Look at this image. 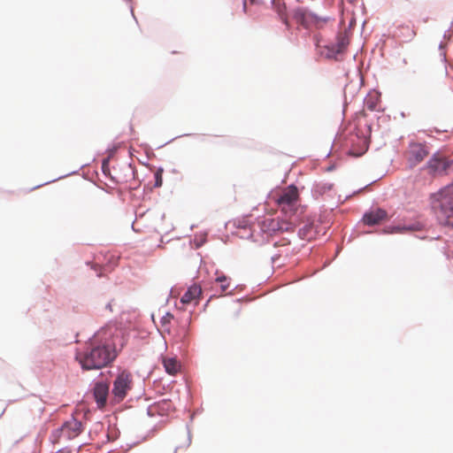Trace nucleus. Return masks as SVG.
I'll use <instances>...</instances> for the list:
<instances>
[{"label":"nucleus","instance_id":"nucleus-44","mask_svg":"<svg viewBox=\"0 0 453 453\" xmlns=\"http://www.w3.org/2000/svg\"><path fill=\"white\" fill-rule=\"evenodd\" d=\"M356 25V20L353 19H350L349 22V26H348V28H345L343 31H347V33H349V30H351ZM349 35V34H348Z\"/></svg>","mask_w":453,"mask_h":453},{"label":"nucleus","instance_id":"nucleus-61","mask_svg":"<svg viewBox=\"0 0 453 453\" xmlns=\"http://www.w3.org/2000/svg\"><path fill=\"white\" fill-rule=\"evenodd\" d=\"M439 49H440V50H442V49H443V44H442V42H440V44H439Z\"/></svg>","mask_w":453,"mask_h":453},{"label":"nucleus","instance_id":"nucleus-13","mask_svg":"<svg viewBox=\"0 0 453 453\" xmlns=\"http://www.w3.org/2000/svg\"><path fill=\"white\" fill-rule=\"evenodd\" d=\"M203 290L199 284L193 283L189 287H188L187 290L184 292V294L180 298V303L181 305H185L188 303H190L193 300H200L202 296ZM174 307L177 309H180L181 311H185L183 306L179 307L177 302H174Z\"/></svg>","mask_w":453,"mask_h":453},{"label":"nucleus","instance_id":"nucleus-62","mask_svg":"<svg viewBox=\"0 0 453 453\" xmlns=\"http://www.w3.org/2000/svg\"><path fill=\"white\" fill-rule=\"evenodd\" d=\"M357 0H348L349 4H355Z\"/></svg>","mask_w":453,"mask_h":453},{"label":"nucleus","instance_id":"nucleus-11","mask_svg":"<svg viewBox=\"0 0 453 453\" xmlns=\"http://www.w3.org/2000/svg\"><path fill=\"white\" fill-rule=\"evenodd\" d=\"M193 311L189 312L187 324L178 325L174 329L173 337L176 342L180 343V349H187L191 342L192 334L189 324L192 319Z\"/></svg>","mask_w":453,"mask_h":453},{"label":"nucleus","instance_id":"nucleus-38","mask_svg":"<svg viewBox=\"0 0 453 453\" xmlns=\"http://www.w3.org/2000/svg\"><path fill=\"white\" fill-rule=\"evenodd\" d=\"M195 135H197V134H191V133H188V134H183L177 135V136H175V137H173V138L170 139L169 141L165 142L164 144L159 145V146L157 147V149L162 148V147H164V146H165V145H166V144H169L170 142H173L174 140H176V139H178V138L184 137V136H195Z\"/></svg>","mask_w":453,"mask_h":453},{"label":"nucleus","instance_id":"nucleus-6","mask_svg":"<svg viewBox=\"0 0 453 453\" xmlns=\"http://www.w3.org/2000/svg\"><path fill=\"white\" fill-rule=\"evenodd\" d=\"M115 370V372L108 371L111 375H115L112 380L110 401L113 403H118L127 397L128 392L133 388L134 380L132 373L127 369L116 366Z\"/></svg>","mask_w":453,"mask_h":453},{"label":"nucleus","instance_id":"nucleus-36","mask_svg":"<svg viewBox=\"0 0 453 453\" xmlns=\"http://www.w3.org/2000/svg\"><path fill=\"white\" fill-rule=\"evenodd\" d=\"M123 142H120L119 143L111 142L108 144L107 148L104 151V153H114L118 150L119 148H120L123 145Z\"/></svg>","mask_w":453,"mask_h":453},{"label":"nucleus","instance_id":"nucleus-16","mask_svg":"<svg viewBox=\"0 0 453 453\" xmlns=\"http://www.w3.org/2000/svg\"><path fill=\"white\" fill-rule=\"evenodd\" d=\"M65 432H66V438L72 439L73 436L82 433L84 426L81 420L73 416L64 422Z\"/></svg>","mask_w":453,"mask_h":453},{"label":"nucleus","instance_id":"nucleus-26","mask_svg":"<svg viewBox=\"0 0 453 453\" xmlns=\"http://www.w3.org/2000/svg\"><path fill=\"white\" fill-rule=\"evenodd\" d=\"M217 277L215 278V281L220 284L221 292L226 291L230 286L231 278L222 273H219V270L216 271Z\"/></svg>","mask_w":453,"mask_h":453},{"label":"nucleus","instance_id":"nucleus-28","mask_svg":"<svg viewBox=\"0 0 453 453\" xmlns=\"http://www.w3.org/2000/svg\"><path fill=\"white\" fill-rule=\"evenodd\" d=\"M87 165H88V164H83V165H81L78 169H76V170H73V171H72V172H70V173H65V174H64V175H61V176H59V177H58V178H55V179H53V180H48V181H46V182H44V183L38 184V185H36V186H35V187L31 188L29 189V191H33V190H35V189H36V188H41V187H42V186H44V185L49 184V183H52V182H55V181H57V180H58L64 179V178H65V177H68V176H71V175L76 174V173H79V171H80L81 168L85 167Z\"/></svg>","mask_w":453,"mask_h":453},{"label":"nucleus","instance_id":"nucleus-27","mask_svg":"<svg viewBox=\"0 0 453 453\" xmlns=\"http://www.w3.org/2000/svg\"><path fill=\"white\" fill-rule=\"evenodd\" d=\"M174 319V315L170 311H166L160 319V324L162 327L165 328V331H166L168 334H171L172 333L171 325L172 321Z\"/></svg>","mask_w":453,"mask_h":453},{"label":"nucleus","instance_id":"nucleus-9","mask_svg":"<svg viewBox=\"0 0 453 453\" xmlns=\"http://www.w3.org/2000/svg\"><path fill=\"white\" fill-rule=\"evenodd\" d=\"M275 202L284 214L295 216L298 213L301 206V196L300 194H290L284 191L275 198Z\"/></svg>","mask_w":453,"mask_h":453},{"label":"nucleus","instance_id":"nucleus-41","mask_svg":"<svg viewBox=\"0 0 453 453\" xmlns=\"http://www.w3.org/2000/svg\"><path fill=\"white\" fill-rule=\"evenodd\" d=\"M217 296H217L216 294H212V295H211V296H210V297L208 298V300L203 303V308H202V311H206V309H207V307H208V305H209V303H210V302H211L212 299H214L215 297H217Z\"/></svg>","mask_w":453,"mask_h":453},{"label":"nucleus","instance_id":"nucleus-32","mask_svg":"<svg viewBox=\"0 0 453 453\" xmlns=\"http://www.w3.org/2000/svg\"><path fill=\"white\" fill-rule=\"evenodd\" d=\"M425 228V226L420 221H414L411 223L405 224V231H421Z\"/></svg>","mask_w":453,"mask_h":453},{"label":"nucleus","instance_id":"nucleus-60","mask_svg":"<svg viewBox=\"0 0 453 453\" xmlns=\"http://www.w3.org/2000/svg\"><path fill=\"white\" fill-rule=\"evenodd\" d=\"M354 236H353V233L349 235V242H351L353 240Z\"/></svg>","mask_w":453,"mask_h":453},{"label":"nucleus","instance_id":"nucleus-10","mask_svg":"<svg viewBox=\"0 0 453 453\" xmlns=\"http://www.w3.org/2000/svg\"><path fill=\"white\" fill-rule=\"evenodd\" d=\"M409 147L411 148L410 156L408 157V168L413 169L429 154V150L426 147V142L424 143L410 142Z\"/></svg>","mask_w":453,"mask_h":453},{"label":"nucleus","instance_id":"nucleus-31","mask_svg":"<svg viewBox=\"0 0 453 453\" xmlns=\"http://www.w3.org/2000/svg\"><path fill=\"white\" fill-rule=\"evenodd\" d=\"M65 429L63 423L60 426L51 432L50 439L52 443H56L63 436L66 437V432H65Z\"/></svg>","mask_w":453,"mask_h":453},{"label":"nucleus","instance_id":"nucleus-30","mask_svg":"<svg viewBox=\"0 0 453 453\" xmlns=\"http://www.w3.org/2000/svg\"><path fill=\"white\" fill-rule=\"evenodd\" d=\"M153 177H154V182L151 183L150 181V182L146 183L143 188L144 190L152 191L154 188L162 187L163 176L158 175V173H154Z\"/></svg>","mask_w":453,"mask_h":453},{"label":"nucleus","instance_id":"nucleus-3","mask_svg":"<svg viewBox=\"0 0 453 453\" xmlns=\"http://www.w3.org/2000/svg\"><path fill=\"white\" fill-rule=\"evenodd\" d=\"M430 203L436 213L438 223L448 226L453 217V180L430 194Z\"/></svg>","mask_w":453,"mask_h":453},{"label":"nucleus","instance_id":"nucleus-59","mask_svg":"<svg viewBox=\"0 0 453 453\" xmlns=\"http://www.w3.org/2000/svg\"><path fill=\"white\" fill-rule=\"evenodd\" d=\"M447 226L453 229V221H450Z\"/></svg>","mask_w":453,"mask_h":453},{"label":"nucleus","instance_id":"nucleus-58","mask_svg":"<svg viewBox=\"0 0 453 453\" xmlns=\"http://www.w3.org/2000/svg\"><path fill=\"white\" fill-rule=\"evenodd\" d=\"M132 229L134 232H138L139 230H137L135 227H134V222L132 223Z\"/></svg>","mask_w":453,"mask_h":453},{"label":"nucleus","instance_id":"nucleus-21","mask_svg":"<svg viewBox=\"0 0 453 453\" xmlns=\"http://www.w3.org/2000/svg\"><path fill=\"white\" fill-rule=\"evenodd\" d=\"M414 35V30L405 25L398 26L395 31V36L403 37L404 42L411 41Z\"/></svg>","mask_w":453,"mask_h":453},{"label":"nucleus","instance_id":"nucleus-29","mask_svg":"<svg viewBox=\"0 0 453 453\" xmlns=\"http://www.w3.org/2000/svg\"><path fill=\"white\" fill-rule=\"evenodd\" d=\"M207 242V235L206 233L204 234H196L194 235L193 239L190 240L191 245L195 249H200L202 246H203Z\"/></svg>","mask_w":453,"mask_h":453},{"label":"nucleus","instance_id":"nucleus-52","mask_svg":"<svg viewBox=\"0 0 453 453\" xmlns=\"http://www.w3.org/2000/svg\"><path fill=\"white\" fill-rule=\"evenodd\" d=\"M417 238L420 240H426L428 237L426 235L421 234V235H416Z\"/></svg>","mask_w":453,"mask_h":453},{"label":"nucleus","instance_id":"nucleus-37","mask_svg":"<svg viewBox=\"0 0 453 453\" xmlns=\"http://www.w3.org/2000/svg\"><path fill=\"white\" fill-rule=\"evenodd\" d=\"M159 407L165 411H169L173 409L172 401L170 399H164L159 403Z\"/></svg>","mask_w":453,"mask_h":453},{"label":"nucleus","instance_id":"nucleus-51","mask_svg":"<svg viewBox=\"0 0 453 453\" xmlns=\"http://www.w3.org/2000/svg\"><path fill=\"white\" fill-rule=\"evenodd\" d=\"M242 12L244 13H247L248 8H247V2H242Z\"/></svg>","mask_w":453,"mask_h":453},{"label":"nucleus","instance_id":"nucleus-7","mask_svg":"<svg viewBox=\"0 0 453 453\" xmlns=\"http://www.w3.org/2000/svg\"><path fill=\"white\" fill-rule=\"evenodd\" d=\"M388 211L380 206H371L362 215V218L358 221L357 225L353 228V233H357V236L365 235L376 233L375 230H359L357 229L358 225L373 226L381 221L388 220Z\"/></svg>","mask_w":453,"mask_h":453},{"label":"nucleus","instance_id":"nucleus-55","mask_svg":"<svg viewBox=\"0 0 453 453\" xmlns=\"http://www.w3.org/2000/svg\"><path fill=\"white\" fill-rule=\"evenodd\" d=\"M201 412H202V409H197L193 413L196 416V415L200 414Z\"/></svg>","mask_w":453,"mask_h":453},{"label":"nucleus","instance_id":"nucleus-57","mask_svg":"<svg viewBox=\"0 0 453 453\" xmlns=\"http://www.w3.org/2000/svg\"><path fill=\"white\" fill-rule=\"evenodd\" d=\"M173 288H171V290H170V293H169V296L167 297V301L171 298L172 295H173Z\"/></svg>","mask_w":453,"mask_h":453},{"label":"nucleus","instance_id":"nucleus-15","mask_svg":"<svg viewBox=\"0 0 453 453\" xmlns=\"http://www.w3.org/2000/svg\"><path fill=\"white\" fill-rule=\"evenodd\" d=\"M86 265L88 266L91 270L96 272V275L97 278H103L107 273H111L115 269L118 265V261L114 258L109 259L106 264L100 265L93 261H86Z\"/></svg>","mask_w":453,"mask_h":453},{"label":"nucleus","instance_id":"nucleus-64","mask_svg":"<svg viewBox=\"0 0 453 453\" xmlns=\"http://www.w3.org/2000/svg\"><path fill=\"white\" fill-rule=\"evenodd\" d=\"M114 451H116V449H110V450H108V452H107V453L114 452Z\"/></svg>","mask_w":453,"mask_h":453},{"label":"nucleus","instance_id":"nucleus-48","mask_svg":"<svg viewBox=\"0 0 453 453\" xmlns=\"http://www.w3.org/2000/svg\"><path fill=\"white\" fill-rule=\"evenodd\" d=\"M147 415H148L149 417H153V416H155V413L152 411V408H151V406H149V407L147 408Z\"/></svg>","mask_w":453,"mask_h":453},{"label":"nucleus","instance_id":"nucleus-8","mask_svg":"<svg viewBox=\"0 0 453 453\" xmlns=\"http://www.w3.org/2000/svg\"><path fill=\"white\" fill-rule=\"evenodd\" d=\"M103 374L104 372H101L98 377L94 379L89 384V391L98 408H102L106 404L107 396L111 393L108 380L100 378Z\"/></svg>","mask_w":453,"mask_h":453},{"label":"nucleus","instance_id":"nucleus-49","mask_svg":"<svg viewBox=\"0 0 453 453\" xmlns=\"http://www.w3.org/2000/svg\"><path fill=\"white\" fill-rule=\"evenodd\" d=\"M129 9H130V12H131V15H132L133 19L135 20L136 24H138V20H137V19H136V17L134 15V7L132 5H130Z\"/></svg>","mask_w":453,"mask_h":453},{"label":"nucleus","instance_id":"nucleus-24","mask_svg":"<svg viewBox=\"0 0 453 453\" xmlns=\"http://www.w3.org/2000/svg\"><path fill=\"white\" fill-rule=\"evenodd\" d=\"M111 155H108L106 157L102 159L101 163V170L103 174L109 179L111 182L115 184H119V180L118 179L111 174V169H110V161H111Z\"/></svg>","mask_w":453,"mask_h":453},{"label":"nucleus","instance_id":"nucleus-43","mask_svg":"<svg viewBox=\"0 0 453 453\" xmlns=\"http://www.w3.org/2000/svg\"><path fill=\"white\" fill-rule=\"evenodd\" d=\"M337 168L336 163H331L325 169L326 172L330 173L334 171Z\"/></svg>","mask_w":453,"mask_h":453},{"label":"nucleus","instance_id":"nucleus-50","mask_svg":"<svg viewBox=\"0 0 453 453\" xmlns=\"http://www.w3.org/2000/svg\"><path fill=\"white\" fill-rule=\"evenodd\" d=\"M105 310H109L110 311H112V306H111V302H109L105 304Z\"/></svg>","mask_w":453,"mask_h":453},{"label":"nucleus","instance_id":"nucleus-1","mask_svg":"<svg viewBox=\"0 0 453 453\" xmlns=\"http://www.w3.org/2000/svg\"><path fill=\"white\" fill-rule=\"evenodd\" d=\"M126 342L123 332L109 321L86 340L74 357L82 371L101 370L116 360Z\"/></svg>","mask_w":453,"mask_h":453},{"label":"nucleus","instance_id":"nucleus-23","mask_svg":"<svg viewBox=\"0 0 453 453\" xmlns=\"http://www.w3.org/2000/svg\"><path fill=\"white\" fill-rule=\"evenodd\" d=\"M272 8L278 13L280 18H286L287 15H290L291 11L288 12L287 4L284 0H271Z\"/></svg>","mask_w":453,"mask_h":453},{"label":"nucleus","instance_id":"nucleus-33","mask_svg":"<svg viewBox=\"0 0 453 453\" xmlns=\"http://www.w3.org/2000/svg\"><path fill=\"white\" fill-rule=\"evenodd\" d=\"M380 101V97H370V98H365V104L368 110L370 111H375L378 105V103Z\"/></svg>","mask_w":453,"mask_h":453},{"label":"nucleus","instance_id":"nucleus-34","mask_svg":"<svg viewBox=\"0 0 453 453\" xmlns=\"http://www.w3.org/2000/svg\"><path fill=\"white\" fill-rule=\"evenodd\" d=\"M195 417H196V415L194 413H191L189 416V421L186 424V429H187V434H188L187 444H186L187 448H188L192 442V436H191V432H190V423L193 422Z\"/></svg>","mask_w":453,"mask_h":453},{"label":"nucleus","instance_id":"nucleus-63","mask_svg":"<svg viewBox=\"0 0 453 453\" xmlns=\"http://www.w3.org/2000/svg\"><path fill=\"white\" fill-rule=\"evenodd\" d=\"M340 251H341V249L337 248V250H336V256L340 253Z\"/></svg>","mask_w":453,"mask_h":453},{"label":"nucleus","instance_id":"nucleus-4","mask_svg":"<svg viewBox=\"0 0 453 453\" xmlns=\"http://www.w3.org/2000/svg\"><path fill=\"white\" fill-rule=\"evenodd\" d=\"M349 36L347 31L338 30L333 41L323 45L316 42L319 55L329 61L342 62L346 58L349 45Z\"/></svg>","mask_w":453,"mask_h":453},{"label":"nucleus","instance_id":"nucleus-39","mask_svg":"<svg viewBox=\"0 0 453 453\" xmlns=\"http://www.w3.org/2000/svg\"><path fill=\"white\" fill-rule=\"evenodd\" d=\"M290 244V241L288 238H283L280 241H277L273 242V247L278 248L280 246H287Z\"/></svg>","mask_w":453,"mask_h":453},{"label":"nucleus","instance_id":"nucleus-35","mask_svg":"<svg viewBox=\"0 0 453 453\" xmlns=\"http://www.w3.org/2000/svg\"><path fill=\"white\" fill-rule=\"evenodd\" d=\"M303 188H304L303 186H302L301 188H299L295 182H292L287 186L285 192L290 193V194H300L301 195V190H303Z\"/></svg>","mask_w":453,"mask_h":453},{"label":"nucleus","instance_id":"nucleus-12","mask_svg":"<svg viewBox=\"0 0 453 453\" xmlns=\"http://www.w3.org/2000/svg\"><path fill=\"white\" fill-rule=\"evenodd\" d=\"M351 148L349 150L350 155L355 157L363 156L369 149L370 146V134H365L364 133H357L356 140H351Z\"/></svg>","mask_w":453,"mask_h":453},{"label":"nucleus","instance_id":"nucleus-47","mask_svg":"<svg viewBox=\"0 0 453 453\" xmlns=\"http://www.w3.org/2000/svg\"><path fill=\"white\" fill-rule=\"evenodd\" d=\"M154 173H158V175L163 176L164 167L163 166H158Z\"/></svg>","mask_w":453,"mask_h":453},{"label":"nucleus","instance_id":"nucleus-25","mask_svg":"<svg viewBox=\"0 0 453 453\" xmlns=\"http://www.w3.org/2000/svg\"><path fill=\"white\" fill-rule=\"evenodd\" d=\"M444 157L445 156L441 153V150H437L434 153L432 154L430 158L426 161L421 169L428 171L433 166H434L438 161H441Z\"/></svg>","mask_w":453,"mask_h":453},{"label":"nucleus","instance_id":"nucleus-46","mask_svg":"<svg viewBox=\"0 0 453 453\" xmlns=\"http://www.w3.org/2000/svg\"><path fill=\"white\" fill-rule=\"evenodd\" d=\"M452 27V24L450 25V27L444 32V35H443V37L444 39H448L450 40V36H449V31H450V28Z\"/></svg>","mask_w":453,"mask_h":453},{"label":"nucleus","instance_id":"nucleus-2","mask_svg":"<svg viewBox=\"0 0 453 453\" xmlns=\"http://www.w3.org/2000/svg\"><path fill=\"white\" fill-rule=\"evenodd\" d=\"M257 220L259 231L257 236L255 235V229L243 231L239 238L246 239L252 242L257 243L262 246L270 242V238L281 233L289 232L294 229L293 224L283 218L277 217H260L257 216L254 219Z\"/></svg>","mask_w":453,"mask_h":453},{"label":"nucleus","instance_id":"nucleus-17","mask_svg":"<svg viewBox=\"0 0 453 453\" xmlns=\"http://www.w3.org/2000/svg\"><path fill=\"white\" fill-rule=\"evenodd\" d=\"M319 233V226H315L313 223L308 222L298 229L297 236L302 240L311 242L316 238Z\"/></svg>","mask_w":453,"mask_h":453},{"label":"nucleus","instance_id":"nucleus-18","mask_svg":"<svg viewBox=\"0 0 453 453\" xmlns=\"http://www.w3.org/2000/svg\"><path fill=\"white\" fill-rule=\"evenodd\" d=\"M334 188V184L331 182H318L315 181L311 187V192L314 199H319L327 191H330Z\"/></svg>","mask_w":453,"mask_h":453},{"label":"nucleus","instance_id":"nucleus-53","mask_svg":"<svg viewBox=\"0 0 453 453\" xmlns=\"http://www.w3.org/2000/svg\"><path fill=\"white\" fill-rule=\"evenodd\" d=\"M129 131H130L131 134H134L135 133L132 124H130V126H129Z\"/></svg>","mask_w":453,"mask_h":453},{"label":"nucleus","instance_id":"nucleus-54","mask_svg":"<svg viewBox=\"0 0 453 453\" xmlns=\"http://www.w3.org/2000/svg\"><path fill=\"white\" fill-rule=\"evenodd\" d=\"M136 444H137V442H134V443H132V444L128 445L125 451L129 450L130 449H132V448H133L134 445H136Z\"/></svg>","mask_w":453,"mask_h":453},{"label":"nucleus","instance_id":"nucleus-56","mask_svg":"<svg viewBox=\"0 0 453 453\" xmlns=\"http://www.w3.org/2000/svg\"><path fill=\"white\" fill-rule=\"evenodd\" d=\"M440 237H441L440 235H436L434 237H431L430 241L438 240Z\"/></svg>","mask_w":453,"mask_h":453},{"label":"nucleus","instance_id":"nucleus-45","mask_svg":"<svg viewBox=\"0 0 453 453\" xmlns=\"http://www.w3.org/2000/svg\"><path fill=\"white\" fill-rule=\"evenodd\" d=\"M441 60L445 65V74L448 75V70H447V66H446L447 57H446V54L444 52L441 53Z\"/></svg>","mask_w":453,"mask_h":453},{"label":"nucleus","instance_id":"nucleus-19","mask_svg":"<svg viewBox=\"0 0 453 453\" xmlns=\"http://www.w3.org/2000/svg\"><path fill=\"white\" fill-rule=\"evenodd\" d=\"M254 219L255 218H253L252 215L247 214L242 216L241 219H234L233 225L242 231L250 230L256 221Z\"/></svg>","mask_w":453,"mask_h":453},{"label":"nucleus","instance_id":"nucleus-5","mask_svg":"<svg viewBox=\"0 0 453 453\" xmlns=\"http://www.w3.org/2000/svg\"><path fill=\"white\" fill-rule=\"evenodd\" d=\"M290 17L294 21L303 27L315 30L324 29L329 22L335 21L334 16L319 15L307 6H296L293 8Z\"/></svg>","mask_w":453,"mask_h":453},{"label":"nucleus","instance_id":"nucleus-40","mask_svg":"<svg viewBox=\"0 0 453 453\" xmlns=\"http://www.w3.org/2000/svg\"><path fill=\"white\" fill-rule=\"evenodd\" d=\"M127 169L130 172L131 178L134 179L136 170H135V166L134 165V164L132 162L127 164Z\"/></svg>","mask_w":453,"mask_h":453},{"label":"nucleus","instance_id":"nucleus-20","mask_svg":"<svg viewBox=\"0 0 453 453\" xmlns=\"http://www.w3.org/2000/svg\"><path fill=\"white\" fill-rule=\"evenodd\" d=\"M379 234H403L405 231V224H391L385 226L380 230L376 231Z\"/></svg>","mask_w":453,"mask_h":453},{"label":"nucleus","instance_id":"nucleus-22","mask_svg":"<svg viewBox=\"0 0 453 453\" xmlns=\"http://www.w3.org/2000/svg\"><path fill=\"white\" fill-rule=\"evenodd\" d=\"M163 366L167 374L174 375L179 371V360L176 357H172L163 361Z\"/></svg>","mask_w":453,"mask_h":453},{"label":"nucleus","instance_id":"nucleus-42","mask_svg":"<svg viewBox=\"0 0 453 453\" xmlns=\"http://www.w3.org/2000/svg\"><path fill=\"white\" fill-rule=\"evenodd\" d=\"M280 256L281 255L280 253H276L271 257V263H272L273 266L277 263V261L280 259Z\"/></svg>","mask_w":453,"mask_h":453},{"label":"nucleus","instance_id":"nucleus-14","mask_svg":"<svg viewBox=\"0 0 453 453\" xmlns=\"http://www.w3.org/2000/svg\"><path fill=\"white\" fill-rule=\"evenodd\" d=\"M432 177L447 176L453 172V158H447L446 157L441 161H438L434 166L427 171Z\"/></svg>","mask_w":453,"mask_h":453}]
</instances>
